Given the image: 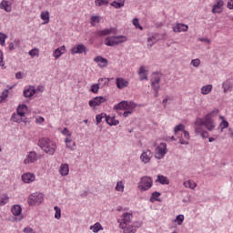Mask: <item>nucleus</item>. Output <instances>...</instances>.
Listing matches in <instances>:
<instances>
[{
	"mask_svg": "<svg viewBox=\"0 0 233 233\" xmlns=\"http://www.w3.org/2000/svg\"><path fill=\"white\" fill-rule=\"evenodd\" d=\"M191 65L192 66H195V68H198V66L201 65V60H199V58L193 59L191 60Z\"/></svg>",
	"mask_w": 233,
	"mask_h": 233,
	"instance_id": "52",
	"label": "nucleus"
},
{
	"mask_svg": "<svg viewBox=\"0 0 233 233\" xmlns=\"http://www.w3.org/2000/svg\"><path fill=\"white\" fill-rule=\"evenodd\" d=\"M37 145L44 152H46V154H48L49 156H54V154H56L57 146L50 140V138H40Z\"/></svg>",
	"mask_w": 233,
	"mask_h": 233,
	"instance_id": "1",
	"label": "nucleus"
},
{
	"mask_svg": "<svg viewBox=\"0 0 233 233\" xmlns=\"http://www.w3.org/2000/svg\"><path fill=\"white\" fill-rule=\"evenodd\" d=\"M55 210V218L56 219H61V208L57 206L54 208Z\"/></svg>",
	"mask_w": 233,
	"mask_h": 233,
	"instance_id": "44",
	"label": "nucleus"
},
{
	"mask_svg": "<svg viewBox=\"0 0 233 233\" xmlns=\"http://www.w3.org/2000/svg\"><path fill=\"white\" fill-rule=\"evenodd\" d=\"M195 125L197 127H205V118H198L196 120Z\"/></svg>",
	"mask_w": 233,
	"mask_h": 233,
	"instance_id": "54",
	"label": "nucleus"
},
{
	"mask_svg": "<svg viewBox=\"0 0 233 233\" xmlns=\"http://www.w3.org/2000/svg\"><path fill=\"white\" fill-rule=\"evenodd\" d=\"M188 31V25L185 24H177L175 26H173V32L176 34L179 32H187Z\"/></svg>",
	"mask_w": 233,
	"mask_h": 233,
	"instance_id": "16",
	"label": "nucleus"
},
{
	"mask_svg": "<svg viewBox=\"0 0 233 233\" xmlns=\"http://www.w3.org/2000/svg\"><path fill=\"white\" fill-rule=\"evenodd\" d=\"M109 83H110L109 78H100V79H98V85L100 86H106V85H108Z\"/></svg>",
	"mask_w": 233,
	"mask_h": 233,
	"instance_id": "42",
	"label": "nucleus"
},
{
	"mask_svg": "<svg viewBox=\"0 0 233 233\" xmlns=\"http://www.w3.org/2000/svg\"><path fill=\"white\" fill-rule=\"evenodd\" d=\"M128 101L123 100L120 103L114 106V110H128Z\"/></svg>",
	"mask_w": 233,
	"mask_h": 233,
	"instance_id": "21",
	"label": "nucleus"
},
{
	"mask_svg": "<svg viewBox=\"0 0 233 233\" xmlns=\"http://www.w3.org/2000/svg\"><path fill=\"white\" fill-rule=\"evenodd\" d=\"M157 39L155 36H149L147 38V48H152V46H154V45H156L157 43Z\"/></svg>",
	"mask_w": 233,
	"mask_h": 233,
	"instance_id": "40",
	"label": "nucleus"
},
{
	"mask_svg": "<svg viewBox=\"0 0 233 233\" xmlns=\"http://www.w3.org/2000/svg\"><path fill=\"white\" fill-rule=\"evenodd\" d=\"M40 17L44 22V25H48L50 23V13L48 11H44L41 13Z\"/></svg>",
	"mask_w": 233,
	"mask_h": 233,
	"instance_id": "27",
	"label": "nucleus"
},
{
	"mask_svg": "<svg viewBox=\"0 0 233 233\" xmlns=\"http://www.w3.org/2000/svg\"><path fill=\"white\" fill-rule=\"evenodd\" d=\"M183 185L186 188H191L192 190H194V188H196V187L198 186L196 182L190 180L185 181Z\"/></svg>",
	"mask_w": 233,
	"mask_h": 233,
	"instance_id": "37",
	"label": "nucleus"
},
{
	"mask_svg": "<svg viewBox=\"0 0 233 233\" xmlns=\"http://www.w3.org/2000/svg\"><path fill=\"white\" fill-rule=\"evenodd\" d=\"M102 103H106V98L105 96H96L89 101V106L94 108L99 106Z\"/></svg>",
	"mask_w": 233,
	"mask_h": 233,
	"instance_id": "6",
	"label": "nucleus"
},
{
	"mask_svg": "<svg viewBox=\"0 0 233 233\" xmlns=\"http://www.w3.org/2000/svg\"><path fill=\"white\" fill-rule=\"evenodd\" d=\"M11 121H13L14 123H23V118L21 116L14 113L11 116Z\"/></svg>",
	"mask_w": 233,
	"mask_h": 233,
	"instance_id": "39",
	"label": "nucleus"
},
{
	"mask_svg": "<svg viewBox=\"0 0 233 233\" xmlns=\"http://www.w3.org/2000/svg\"><path fill=\"white\" fill-rule=\"evenodd\" d=\"M159 83H161V77H159V75L153 74L151 78V86L152 88H155V86H159Z\"/></svg>",
	"mask_w": 233,
	"mask_h": 233,
	"instance_id": "22",
	"label": "nucleus"
},
{
	"mask_svg": "<svg viewBox=\"0 0 233 233\" xmlns=\"http://www.w3.org/2000/svg\"><path fill=\"white\" fill-rule=\"evenodd\" d=\"M133 25L136 26V28H139L140 30H143V26L139 25V19L134 18L133 19Z\"/></svg>",
	"mask_w": 233,
	"mask_h": 233,
	"instance_id": "56",
	"label": "nucleus"
},
{
	"mask_svg": "<svg viewBox=\"0 0 233 233\" xmlns=\"http://www.w3.org/2000/svg\"><path fill=\"white\" fill-rule=\"evenodd\" d=\"M97 34L100 37H103L105 35H110V34H116V28H106L104 30L98 31Z\"/></svg>",
	"mask_w": 233,
	"mask_h": 233,
	"instance_id": "20",
	"label": "nucleus"
},
{
	"mask_svg": "<svg viewBox=\"0 0 233 233\" xmlns=\"http://www.w3.org/2000/svg\"><path fill=\"white\" fill-rule=\"evenodd\" d=\"M134 227L136 232H137V228H140V227H143V222L141 221H135L133 222V224L131 225Z\"/></svg>",
	"mask_w": 233,
	"mask_h": 233,
	"instance_id": "51",
	"label": "nucleus"
},
{
	"mask_svg": "<svg viewBox=\"0 0 233 233\" xmlns=\"http://www.w3.org/2000/svg\"><path fill=\"white\" fill-rule=\"evenodd\" d=\"M0 66H5V57L3 52L0 50Z\"/></svg>",
	"mask_w": 233,
	"mask_h": 233,
	"instance_id": "59",
	"label": "nucleus"
},
{
	"mask_svg": "<svg viewBox=\"0 0 233 233\" xmlns=\"http://www.w3.org/2000/svg\"><path fill=\"white\" fill-rule=\"evenodd\" d=\"M183 221H185V216L184 215H178L177 216L175 222L177 223V225H183Z\"/></svg>",
	"mask_w": 233,
	"mask_h": 233,
	"instance_id": "47",
	"label": "nucleus"
},
{
	"mask_svg": "<svg viewBox=\"0 0 233 233\" xmlns=\"http://www.w3.org/2000/svg\"><path fill=\"white\" fill-rule=\"evenodd\" d=\"M120 228L123 230V233H136V228L130 224H121Z\"/></svg>",
	"mask_w": 233,
	"mask_h": 233,
	"instance_id": "19",
	"label": "nucleus"
},
{
	"mask_svg": "<svg viewBox=\"0 0 233 233\" xmlns=\"http://www.w3.org/2000/svg\"><path fill=\"white\" fill-rule=\"evenodd\" d=\"M147 69L145 67V66H141L139 67V71H138V76H139V79L141 81H148V74L147 73Z\"/></svg>",
	"mask_w": 233,
	"mask_h": 233,
	"instance_id": "13",
	"label": "nucleus"
},
{
	"mask_svg": "<svg viewBox=\"0 0 233 233\" xmlns=\"http://www.w3.org/2000/svg\"><path fill=\"white\" fill-rule=\"evenodd\" d=\"M83 52H86V46L83 44L76 45L71 49L73 55L83 54Z\"/></svg>",
	"mask_w": 233,
	"mask_h": 233,
	"instance_id": "11",
	"label": "nucleus"
},
{
	"mask_svg": "<svg viewBox=\"0 0 233 233\" xmlns=\"http://www.w3.org/2000/svg\"><path fill=\"white\" fill-rule=\"evenodd\" d=\"M96 23H101V17L97 15L91 16L90 24L92 26H96Z\"/></svg>",
	"mask_w": 233,
	"mask_h": 233,
	"instance_id": "41",
	"label": "nucleus"
},
{
	"mask_svg": "<svg viewBox=\"0 0 233 233\" xmlns=\"http://www.w3.org/2000/svg\"><path fill=\"white\" fill-rule=\"evenodd\" d=\"M1 10H5V12H12V4L6 0H3L0 3Z\"/></svg>",
	"mask_w": 233,
	"mask_h": 233,
	"instance_id": "18",
	"label": "nucleus"
},
{
	"mask_svg": "<svg viewBox=\"0 0 233 233\" xmlns=\"http://www.w3.org/2000/svg\"><path fill=\"white\" fill-rule=\"evenodd\" d=\"M157 152L155 154L156 159H163L165 157V154H167V144L160 143V145L157 147Z\"/></svg>",
	"mask_w": 233,
	"mask_h": 233,
	"instance_id": "4",
	"label": "nucleus"
},
{
	"mask_svg": "<svg viewBox=\"0 0 233 233\" xmlns=\"http://www.w3.org/2000/svg\"><path fill=\"white\" fill-rule=\"evenodd\" d=\"M91 92L93 94H97V92H99V84H93L91 86Z\"/></svg>",
	"mask_w": 233,
	"mask_h": 233,
	"instance_id": "50",
	"label": "nucleus"
},
{
	"mask_svg": "<svg viewBox=\"0 0 233 233\" xmlns=\"http://www.w3.org/2000/svg\"><path fill=\"white\" fill-rule=\"evenodd\" d=\"M218 114H219V109H215L208 115H210V117H213L214 116H218Z\"/></svg>",
	"mask_w": 233,
	"mask_h": 233,
	"instance_id": "60",
	"label": "nucleus"
},
{
	"mask_svg": "<svg viewBox=\"0 0 233 233\" xmlns=\"http://www.w3.org/2000/svg\"><path fill=\"white\" fill-rule=\"evenodd\" d=\"M106 114H99L96 115V125H99V123H101V121H103V117H105Z\"/></svg>",
	"mask_w": 233,
	"mask_h": 233,
	"instance_id": "57",
	"label": "nucleus"
},
{
	"mask_svg": "<svg viewBox=\"0 0 233 233\" xmlns=\"http://www.w3.org/2000/svg\"><path fill=\"white\" fill-rule=\"evenodd\" d=\"M35 94V88L34 86H29L27 89L24 90V97H32Z\"/></svg>",
	"mask_w": 233,
	"mask_h": 233,
	"instance_id": "28",
	"label": "nucleus"
},
{
	"mask_svg": "<svg viewBox=\"0 0 233 233\" xmlns=\"http://www.w3.org/2000/svg\"><path fill=\"white\" fill-rule=\"evenodd\" d=\"M222 88H223L224 94H227V92H232V88H233L232 81L226 80L225 82H223Z\"/></svg>",
	"mask_w": 233,
	"mask_h": 233,
	"instance_id": "17",
	"label": "nucleus"
},
{
	"mask_svg": "<svg viewBox=\"0 0 233 233\" xmlns=\"http://www.w3.org/2000/svg\"><path fill=\"white\" fill-rule=\"evenodd\" d=\"M22 181L25 183H34V181H35V175L32 173H25L22 175Z\"/></svg>",
	"mask_w": 233,
	"mask_h": 233,
	"instance_id": "15",
	"label": "nucleus"
},
{
	"mask_svg": "<svg viewBox=\"0 0 233 233\" xmlns=\"http://www.w3.org/2000/svg\"><path fill=\"white\" fill-rule=\"evenodd\" d=\"M106 117V123L109 125V127H117V124L119 123V120H116V117H111L110 116L105 115Z\"/></svg>",
	"mask_w": 233,
	"mask_h": 233,
	"instance_id": "23",
	"label": "nucleus"
},
{
	"mask_svg": "<svg viewBox=\"0 0 233 233\" xmlns=\"http://www.w3.org/2000/svg\"><path fill=\"white\" fill-rule=\"evenodd\" d=\"M45 201V195L43 193L35 192L28 198L27 203L29 207H35V205H41Z\"/></svg>",
	"mask_w": 233,
	"mask_h": 233,
	"instance_id": "2",
	"label": "nucleus"
},
{
	"mask_svg": "<svg viewBox=\"0 0 233 233\" xmlns=\"http://www.w3.org/2000/svg\"><path fill=\"white\" fill-rule=\"evenodd\" d=\"M212 92V85H207L201 87V94L207 96Z\"/></svg>",
	"mask_w": 233,
	"mask_h": 233,
	"instance_id": "34",
	"label": "nucleus"
},
{
	"mask_svg": "<svg viewBox=\"0 0 233 233\" xmlns=\"http://www.w3.org/2000/svg\"><path fill=\"white\" fill-rule=\"evenodd\" d=\"M140 159L142 163H145V165H147V163H150V159H152V151L149 149L143 151L140 156Z\"/></svg>",
	"mask_w": 233,
	"mask_h": 233,
	"instance_id": "7",
	"label": "nucleus"
},
{
	"mask_svg": "<svg viewBox=\"0 0 233 233\" xmlns=\"http://www.w3.org/2000/svg\"><path fill=\"white\" fill-rule=\"evenodd\" d=\"M61 176H68V172H70V168L68 167V164H62L59 169Z\"/></svg>",
	"mask_w": 233,
	"mask_h": 233,
	"instance_id": "30",
	"label": "nucleus"
},
{
	"mask_svg": "<svg viewBox=\"0 0 233 233\" xmlns=\"http://www.w3.org/2000/svg\"><path fill=\"white\" fill-rule=\"evenodd\" d=\"M28 106L25 104L21 105L17 108V114L16 116H20L21 117H25V110H27Z\"/></svg>",
	"mask_w": 233,
	"mask_h": 233,
	"instance_id": "31",
	"label": "nucleus"
},
{
	"mask_svg": "<svg viewBox=\"0 0 233 233\" xmlns=\"http://www.w3.org/2000/svg\"><path fill=\"white\" fill-rule=\"evenodd\" d=\"M95 4L96 6H106V5H108V0H96Z\"/></svg>",
	"mask_w": 233,
	"mask_h": 233,
	"instance_id": "46",
	"label": "nucleus"
},
{
	"mask_svg": "<svg viewBox=\"0 0 233 233\" xmlns=\"http://www.w3.org/2000/svg\"><path fill=\"white\" fill-rule=\"evenodd\" d=\"M200 136H201L202 139H207L208 137V133L207 131H202L200 133Z\"/></svg>",
	"mask_w": 233,
	"mask_h": 233,
	"instance_id": "62",
	"label": "nucleus"
},
{
	"mask_svg": "<svg viewBox=\"0 0 233 233\" xmlns=\"http://www.w3.org/2000/svg\"><path fill=\"white\" fill-rule=\"evenodd\" d=\"M111 6H113L114 8H123V6H125V0H118L117 1H114L111 4Z\"/></svg>",
	"mask_w": 233,
	"mask_h": 233,
	"instance_id": "35",
	"label": "nucleus"
},
{
	"mask_svg": "<svg viewBox=\"0 0 233 233\" xmlns=\"http://www.w3.org/2000/svg\"><path fill=\"white\" fill-rule=\"evenodd\" d=\"M65 50H66V48L65 47V46H62L55 50V52L53 53V56H55L56 59H59V57L65 52Z\"/></svg>",
	"mask_w": 233,
	"mask_h": 233,
	"instance_id": "29",
	"label": "nucleus"
},
{
	"mask_svg": "<svg viewBox=\"0 0 233 233\" xmlns=\"http://www.w3.org/2000/svg\"><path fill=\"white\" fill-rule=\"evenodd\" d=\"M94 61L95 63H98V66H100V68H105L108 66V60L101 56H96Z\"/></svg>",
	"mask_w": 233,
	"mask_h": 233,
	"instance_id": "10",
	"label": "nucleus"
},
{
	"mask_svg": "<svg viewBox=\"0 0 233 233\" xmlns=\"http://www.w3.org/2000/svg\"><path fill=\"white\" fill-rule=\"evenodd\" d=\"M35 161H37V153H35V151H31L24 162L25 165H30V163H35Z\"/></svg>",
	"mask_w": 233,
	"mask_h": 233,
	"instance_id": "9",
	"label": "nucleus"
},
{
	"mask_svg": "<svg viewBox=\"0 0 233 233\" xmlns=\"http://www.w3.org/2000/svg\"><path fill=\"white\" fill-rule=\"evenodd\" d=\"M157 183H160V185H170V180H168V177L163 176V175H158L157 177Z\"/></svg>",
	"mask_w": 233,
	"mask_h": 233,
	"instance_id": "24",
	"label": "nucleus"
},
{
	"mask_svg": "<svg viewBox=\"0 0 233 233\" xmlns=\"http://www.w3.org/2000/svg\"><path fill=\"white\" fill-rule=\"evenodd\" d=\"M90 230H92V232H94V233H97L100 230H103V226L101 225V223L96 222L93 226L90 227Z\"/></svg>",
	"mask_w": 233,
	"mask_h": 233,
	"instance_id": "33",
	"label": "nucleus"
},
{
	"mask_svg": "<svg viewBox=\"0 0 233 233\" xmlns=\"http://www.w3.org/2000/svg\"><path fill=\"white\" fill-rule=\"evenodd\" d=\"M11 212L13 214V216H21V212H23V208H21L20 205H14L12 208H11Z\"/></svg>",
	"mask_w": 233,
	"mask_h": 233,
	"instance_id": "26",
	"label": "nucleus"
},
{
	"mask_svg": "<svg viewBox=\"0 0 233 233\" xmlns=\"http://www.w3.org/2000/svg\"><path fill=\"white\" fill-rule=\"evenodd\" d=\"M65 143L67 148H72V147L68 145V143H72V134L67 135V137L66 138Z\"/></svg>",
	"mask_w": 233,
	"mask_h": 233,
	"instance_id": "55",
	"label": "nucleus"
},
{
	"mask_svg": "<svg viewBox=\"0 0 233 233\" xmlns=\"http://www.w3.org/2000/svg\"><path fill=\"white\" fill-rule=\"evenodd\" d=\"M159 196H161V193L157 192V191H154L151 194L150 199L149 201L151 203H154V201H159V203H161V198H159Z\"/></svg>",
	"mask_w": 233,
	"mask_h": 233,
	"instance_id": "32",
	"label": "nucleus"
},
{
	"mask_svg": "<svg viewBox=\"0 0 233 233\" xmlns=\"http://www.w3.org/2000/svg\"><path fill=\"white\" fill-rule=\"evenodd\" d=\"M116 190H117V192H124V190H125V184H123V181H118L116 183Z\"/></svg>",
	"mask_w": 233,
	"mask_h": 233,
	"instance_id": "43",
	"label": "nucleus"
},
{
	"mask_svg": "<svg viewBox=\"0 0 233 233\" xmlns=\"http://www.w3.org/2000/svg\"><path fill=\"white\" fill-rule=\"evenodd\" d=\"M227 6L229 10H233V0H228Z\"/></svg>",
	"mask_w": 233,
	"mask_h": 233,
	"instance_id": "64",
	"label": "nucleus"
},
{
	"mask_svg": "<svg viewBox=\"0 0 233 233\" xmlns=\"http://www.w3.org/2000/svg\"><path fill=\"white\" fill-rule=\"evenodd\" d=\"M115 39L116 41V45H121L122 43H126L128 40L125 35H115Z\"/></svg>",
	"mask_w": 233,
	"mask_h": 233,
	"instance_id": "38",
	"label": "nucleus"
},
{
	"mask_svg": "<svg viewBox=\"0 0 233 233\" xmlns=\"http://www.w3.org/2000/svg\"><path fill=\"white\" fill-rule=\"evenodd\" d=\"M105 45H106V46H116V45H117L116 36H107L105 39Z\"/></svg>",
	"mask_w": 233,
	"mask_h": 233,
	"instance_id": "25",
	"label": "nucleus"
},
{
	"mask_svg": "<svg viewBox=\"0 0 233 233\" xmlns=\"http://www.w3.org/2000/svg\"><path fill=\"white\" fill-rule=\"evenodd\" d=\"M31 57H38L39 56V49L34 48L28 52Z\"/></svg>",
	"mask_w": 233,
	"mask_h": 233,
	"instance_id": "45",
	"label": "nucleus"
},
{
	"mask_svg": "<svg viewBox=\"0 0 233 233\" xmlns=\"http://www.w3.org/2000/svg\"><path fill=\"white\" fill-rule=\"evenodd\" d=\"M132 218H134V215L131 213H124L121 218L118 219L119 227H121V225H130V223H132Z\"/></svg>",
	"mask_w": 233,
	"mask_h": 233,
	"instance_id": "5",
	"label": "nucleus"
},
{
	"mask_svg": "<svg viewBox=\"0 0 233 233\" xmlns=\"http://www.w3.org/2000/svg\"><path fill=\"white\" fill-rule=\"evenodd\" d=\"M204 125L206 128H208L209 131H212L213 128H216V126L214 125V120H212V116H210V115H207L205 116Z\"/></svg>",
	"mask_w": 233,
	"mask_h": 233,
	"instance_id": "8",
	"label": "nucleus"
},
{
	"mask_svg": "<svg viewBox=\"0 0 233 233\" xmlns=\"http://www.w3.org/2000/svg\"><path fill=\"white\" fill-rule=\"evenodd\" d=\"M8 201H10V197H8V194H3V197L0 198V207H5Z\"/></svg>",
	"mask_w": 233,
	"mask_h": 233,
	"instance_id": "36",
	"label": "nucleus"
},
{
	"mask_svg": "<svg viewBox=\"0 0 233 233\" xmlns=\"http://www.w3.org/2000/svg\"><path fill=\"white\" fill-rule=\"evenodd\" d=\"M0 96L3 97L4 100L6 99V97H8V89L4 90Z\"/></svg>",
	"mask_w": 233,
	"mask_h": 233,
	"instance_id": "61",
	"label": "nucleus"
},
{
	"mask_svg": "<svg viewBox=\"0 0 233 233\" xmlns=\"http://www.w3.org/2000/svg\"><path fill=\"white\" fill-rule=\"evenodd\" d=\"M136 108V103L134 101H127V110H130L133 112V110Z\"/></svg>",
	"mask_w": 233,
	"mask_h": 233,
	"instance_id": "53",
	"label": "nucleus"
},
{
	"mask_svg": "<svg viewBox=\"0 0 233 233\" xmlns=\"http://www.w3.org/2000/svg\"><path fill=\"white\" fill-rule=\"evenodd\" d=\"M152 185H154L152 177L147 176L142 177L138 183V188L141 192H147V190H150V188H152Z\"/></svg>",
	"mask_w": 233,
	"mask_h": 233,
	"instance_id": "3",
	"label": "nucleus"
},
{
	"mask_svg": "<svg viewBox=\"0 0 233 233\" xmlns=\"http://www.w3.org/2000/svg\"><path fill=\"white\" fill-rule=\"evenodd\" d=\"M198 40L201 41V43H208V45H210V39L207 37H202V38H199Z\"/></svg>",
	"mask_w": 233,
	"mask_h": 233,
	"instance_id": "63",
	"label": "nucleus"
},
{
	"mask_svg": "<svg viewBox=\"0 0 233 233\" xmlns=\"http://www.w3.org/2000/svg\"><path fill=\"white\" fill-rule=\"evenodd\" d=\"M185 130V126L183 124H179L177 125L175 128H174V132L175 134H177V132H184Z\"/></svg>",
	"mask_w": 233,
	"mask_h": 233,
	"instance_id": "48",
	"label": "nucleus"
},
{
	"mask_svg": "<svg viewBox=\"0 0 233 233\" xmlns=\"http://www.w3.org/2000/svg\"><path fill=\"white\" fill-rule=\"evenodd\" d=\"M116 85L119 90H123V88H127V86H128V81L125 80L123 77H118L116 79Z\"/></svg>",
	"mask_w": 233,
	"mask_h": 233,
	"instance_id": "12",
	"label": "nucleus"
},
{
	"mask_svg": "<svg viewBox=\"0 0 233 233\" xmlns=\"http://www.w3.org/2000/svg\"><path fill=\"white\" fill-rule=\"evenodd\" d=\"M225 3L223 0H217V3L213 5L212 14H221V8H223Z\"/></svg>",
	"mask_w": 233,
	"mask_h": 233,
	"instance_id": "14",
	"label": "nucleus"
},
{
	"mask_svg": "<svg viewBox=\"0 0 233 233\" xmlns=\"http://www.w3.org/2000/svg\"><path fill=\"white\" fill-rule=\"evenodd\" d=\"M6 34L5 33H0V45L1 46H5V43L6 41Z\"/></svg>",
	"mask_w": 233,
	"mask_h": 233,
	"instance_id": "49",
	"label": "nucleus"
},
{
	"mask_svg": "<svg viewBox=\"0 0 233 233\" xmlns=\"http://www.w3.org/2000/svg\"><path fill=\"white\" fill-rule=\"evenodd\" d=\"M220 127H221V130H223L225 128H228V122L227 120H223L220 123Z\"/></svg>",
	"mask_w": 233,
	"mask_h": 233,
	"instance_id": "58",
	"label": "nucleus"
}]
</instances>
